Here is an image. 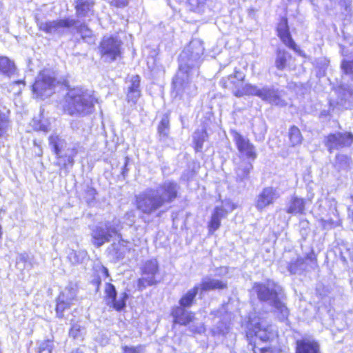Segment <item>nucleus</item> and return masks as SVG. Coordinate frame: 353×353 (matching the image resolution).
<instances>
[{
	"label": "nucleus",
	"instance_id": "obj_1",
	"mask_svg": "<svg viewBox=\"0 0 353 353\" xmlns=\"http://www.w3.org/2000/svg\"><path fill=\"white\" fill-rule=\"evenodd\" d=\"M203 52L202 42L194 39L180 54L179 70L172 82L177 94L190 97L196 93V87L192 83V79L199 75V68L203 60Z\"/></svg>",
	"mask_w": 353,
	"mask_h": 353
},
{
	"label": "nucleus",
	"instance_id": "obj_2",
	"mask_svg": "<svg viewBox=\"0 0 353 353\" xmlns=\"http://www.w3.org/2000/svg\"><path fill=\"white\" fill-rule=\"evenodd\" d=\"M96 102L91 91L77 87L68 90L63 108L70 115L85 116L92 112Z\"/></svg>",
	"mask_w": 353,
	"mask_h": 353
},
{
	"label": "nucleus",
	"instance_id": "obj_3",
	"mask_svg": "<svg viewBox=\"0 0 353 353\" xmlns=\"http://www.w3.org/2000/svg\"><path fill=\"white\" fill-rule=\"evenodd\" d=\"M233 141L242 159L236 169L237 178L240 180L248 179L253 168L252 162L257 157L255 146L250 139L236 131L232 132Z\"/></svg>",
	"mask_w": 353,
	"mask_h": 353
},
{
	"label": "nucleus",
	"instance_id": "obj_4",
	"mask_svg": "<svg viewBox=\"0 0 353 353\" xmlns=\"http://www.w3.org/2000/svg\"><path fill=\"white\" fill-rule=\"evenodd\" d=\"M258 299L261 302L271 301V305L283 317L289 314V310L285 304L279 298V294L283 292L281 287L276 283L268 280L266 283L255 282L252 285Z\"/></svg>",
	"mask_w": 353,
	"mask_h": 353
},
{
	"label": "nucleus",
	"instance_id": "obj_5",
	"mask_svg": "<svg viewBox=\"0 0 353 353\" xmlns=\"http://www.w3.org/2000/svg\"><path fill=\"white\" fill-rule=\"evenodd\" d=\"M161 268L157 259H150L144 261L140 268L141 277L137 280L138 291H143L148 287L154 286L160 283L159 278Z\"/></svg>",
	"mask_w": 353,
	"mask_h": 353
},
{
	"label": "nucleus",
	"instance_id": "obj_6",
	"mask_svg": "<svg viewBox=\"0 0 353 353\" xmlns=\"http://www.w3.org/2000/svg\"><path fill=\"white\" fill-rule=\"evenodd\" d=\"M57 81L54 72L49 70L41 71L32 85V92L36 97L46 98L53 92Z\"/></svg>",
	"mask_w": 353,
	"mask_h": 353
},
{
	"label": "nucleus",
	"instance_id": "obj_7",
	"mask_svg": "<svg viewBox=\"0 0 353 353\" xmlns=\"http://www.w3.org/2000/svg\"><path fill=\"white\" fill-rule=\"evenodd\" d=\"M122 42L117 37H104L99 46L101 58L105 62L116 61L121 54Z\"/></svg>",
	"mask_w": 353,
	"mask_h": 353
},
{
	"label": "nucleus",
	"instance_id": "obj_8",
	"mask_svg": "<svg viewBox=\"0 0 353 353\" xmlns=\"http://www.w3.org/2000/svg\"><path fill=\"white\" fill-rule=\"evenodd\" d=\"M137 209L145 214H152L163 207L154 189H148L136 196Z\"/></svg>",
	"mask_w": 353,
	"mask_h": 353
},
{
	"label": "nucleus",
	"instance_id": "obj_9",
	"mask_svg": "<svg viewBox=\"0 0 353 353\" xmlns=\"http://www.w3.org/2000/svg\"><path fill=\"white\" fill-rule=\"evenodd\" d=\"M120 230V221L118 219H114L111 223L108 222L104 225L98 226L93 230L92 235L95 239L101 240V243L105 241H123Z\"/></svg>",
	"mask_w": 353,
	"mask_h": 353
},
{
	"label": "nucleus",
	"instance_id": "obj_10",
	"mask_svg": "<svg viewBox=\"0 0 353 353\" xmlns=\"http://www.w3.org/2000/svg\"><path fill=\"white\" fill-rule=\"evenodd\" d=\"M77 289L73 286H68L59 293L55 299V312L57 318H63L64 312L71 307L77 299Z\"/></svg>",
	"mask_w": 353,
	"mask_h": 353
},
{
	"label": "nucleus",
	"instance_id": "obj_11",
	"mask_svg": "<svg viewBox=\"0 0 353 353\" xmlns=\"http://www.w3.org/2000/svg\"><path fill=\"white\" fill-rule=\"evenodd\" d=\"M104 299L106 304L117 312H122L126 307V302L129 299V294L126 292L121 293L117 298V292L114 285L111 283H107L104 290Z\"/></svg>",
	"mask_w": 353,
	"mask_h": 353
},
{
	"label": "nucleus",
	"instance_id": "obj_12",
	"mask_svg": "<svg viewBox=\"0 0 353 353\" xmlns=\"http://www.w3.org/2000/svg\"><path fill=\"white\" fill-rule=\"evenodd\" d=\"M77 21L71 18L53 21H38L37 26L41 31L50 34H63L65 30L76 26Z\"/></svg>",
	"mask_w": 353,
	"mask_h": 353
},
{
	"label": "nucleus",
	"instance_id": "obj_13",
	"mask_svg": "<svg viewBox=\"0 0 353 353\" xmlns=\"http://www.w3.org/2000/svg\"><path fill=\"white\" fill-rule=\"evenodd\" d=\"M319 268L317 258L314 251L310 252L304 258L296 259L288 265V271L290 274H296L298 271H307L315 270Z\"/></svg>",
	"mask_w": 353,
	"mask_h": 353
},
{
	"label": "nucleus",
	"instance_id": "obj_14",
	"mask_svg": "<svg viewBox=\"0 0 353 353\" xmlns=\"http://www.w3.org/2000/svg\"><path fill=\"white\" fill-rule=\"evenodd\" d=\"M280 196L277 188L266 187L256 196L255 208L258 211H263L268 206L273 205Z\"/></svg>",
	"mask_w": 353,
	"mask_h": 353
},
{
	"label": "nucleus",
	"instance_id": "obj_15",
	"mask_svg": "<svg viewBox=\"0 0 353 353\" xmlns=\"http://www.w3.org/2000/svg\"><path fill=\"white\" fill-rule=\"evenodd\" d=\"M154 190L157 196L165 206L176 199L179 186L175 182L166 181Z\"/></svg>",
	"mask_w": 353,
	"mask_h": 353
},
{
	"label": "nucleus",
	"instance_id": "obj_16",
	"mask_svg": "<svg viewBox=\"0 0 353 353\" xmlns=\"http://www.w3.org/2000/svg\"><path fill=\"white\" fill-rule=\"evenodd\" d=\"M247 337L249 341V344L252 345V351L256 352L257 347L255 344V341H253V338H259L262 342H268L272 338V332L268 327H263L258 323L248 332Z\"/></svg>",
	"mask_w": 353,
	"mask_h": 353
},
{
	"label": "nucleus",
	"instance_id": "obj_17",
	"mask_svg": "<svg viewBox=\"0 0 353 353\" xmlns=\"http://www.w3.org/2000/svg\"><path fill=\"white\" fill-rule=\"evenodd\" d=\"M353 141V137L350 133H335L327 137L326 146L331 152L334 149L350 146Z\"/></svg>",
	"mask_w": 353,
	"mask_h": 353
},
{
	"label": "nucleus",
	"instance_id": "obj_18",
	"mask_svg": "<svg viewBox=\"0 0 353 353\" xmlns=\"http://www.w3.org/2000/svg\"><path fill=\"white\" fill-rule=\"evenodd\" d=\"M170 315L173 318V323L179 325L186 326L195 320V313L188 311L186 307L178 305L174 306L170 312Z\"/></svg>",
	"mask_w": 353,
	"mask_h": 353
},
{
	"label": "nucleus",
	"instance_id": "obj_19",
	"mask_svg": "<svg viewBox=\"0 0 353 353\" xmlns=\"http://www.w3.org/2000/svg\"><path fill=\"white\" fill-rule=\"evenodd\" d=\"M283 92L272 87L265 86L261 88L260 99L270 104L285 106L287 103L283 99Z\"/></svg>",
	"mask_w": 353,
	"mask_h": 353
},
{
	"label": "nucleus",
	"instance_id": "obj_20",
	"mask_svg": "<svg viewBox=\"0 0 353 353\" xmlns=\"http://www.w3.org/2000/svg\"><path fill=\"white\" fill-rule=\"evenodd\" d=\"M277 32L279 37H280V39L285 45H286L288 47L292 49L295 52H298L299 54H301V51L296 46V43H294V41H293L290 36L287 19H283L280 21L277 27Z\"/></svg>",
	"mask_w": 353,
	"mask_h": 353
},
{
	"label": "nucleus",
	"instance_id": "obj_21",
	"mask_svg": "<svg viewBox=\"0 0 353 353\" xmlns=\"http://www.w3.org/2000/svg\"><path fill=\"white\" fill-rule=\"evenodd\" d=\"M245 74L241 71L235 70L234 74L228 76L226 79H222L220 83L223 88L230 89L234 94V90L237 88H241L245 79Z\"/></svg>",
	"mask_w": 353,
	"mask_h": 353
},
{
	"label": "nucleus",
	"instance_id": "obj_22",
	"mask_svg": "<svg viewBox=\"0 0 353 353\" xmlns=\"http://www.w3.org/2000/svg\"><path fill=\"white\" fill-rule=\"evenodd\" d=\"M49 144L57 155L58 163L61 165L64 157L65 141L58 135H52L49 138Z\"/></svg>",
	"mask_w": 353,
	"mask_h": 353
},
{
	"label": "nucleus",
	"instance_id": "obj_23",
	"mask_svg": "<svg viewBox=\"0 0 353 353\" xmlns=\"http://www.w3.org/2000/svg\"><path fill=\"white\" fill-rule=\"evenodd\" d=\"M295 353H320L319 345L314 340L303 339L296 342Z\"/></svg>",
	"mask_w": 353,
	"mask_h": 353
},
{
	"label": "nucleus",
	"instance_id": "obj_24",
	"mask_svg": "<svg viewBox=\"0 0 353 353\" xmlns=\"http://www.w3.org/2000/svg\"><path fill=\"white\" fill-rule=\"evenodd\" d=\"M199 286L201 292H207L225 290L228 288V284L221 280L208 278L203 279Z\"/></svg>",
	"mask_w": 353,
	"mask_h": 353
},
{
	"label": "nucleus",
	"instance_id": "obj_25",
	"mask_svg": "<svg viewBox=\"0 0 353 353\" xmlns=\"http://www.w3.org/2000/svg\"><path fill=\"white\" fill-rule=\"evenodd\" d=\"M140 87V77L138 75L133 76L130 80V85L128 86V92L127 94V99L129 102L135 104L140 97L141 90Z\"/></svg>",
	"mask_w": 353,
	"mask_h": 353
},
{
	"label": "nucleus",
	"instance_id": "obj_26",
	"mask_svg": "<svg viewBox=\"0 0 353 353\" xmlns=\"http://www.w3.org/2000/svg\"><path fill=\"white\" fill-rule=\"evenodd\" d=\"M93 0H77L76 12L80 18L88 17L93 14Z\"/></svg>",
	"mask_w": 353,
	"mask_h": 353
},
{
	"label": "nucleus",
	"instance_id": "obj_27",
	"mask_svg": "<svg viewBox=\"0 0 353 353\" xmlns=\"http://www.w3.org/2000/svg\"><path fill=\"white\" fill-rule=\"evenodd\" d=\"M227 213L228 210L225 209L223 205L215 208L208 225L210 232H214L219 228L221 219L225 217Z\"/></svg>",
	"mask_w": 353,
	"mask_h": 353
},
{
	"label": "nucleus",
	"instance_id": "obj_28",
	"mask_svg": "<svg viewBox=\"0 0 353 353\" xmlns=\"http://www.w3.org/2000/svg\"><path fill=\"white\" fill-rule=\"evenodd\" d=\"M305 201L300 197L294 196L288 203L286 212L288 214H303L305 211Z\"/></svg>",
	"mask_w": 353,
	"mask_h": 353
},
{
	"label": "nucleus",
	"instance_id": "obj_29",
	"mask_svg": "<svg viewBox=\"0 0 353 353\" xmlns=\"http://www.w3.org/2000/svg\"><path fill=\"white\" fill-rule=\"evenodd\" d=\"M199 290V286L198 285H194L192 288L187 291L184 294L181 296L179 301L180 307H190L195 303L196 296Z\"/></svg>",
	"mask_w": 353,
	"mask_h": 353
},
{
	"label": "nucleus",
	"instance_id": "obj_30",
	"mask_svg": "<svg viewBox=\"0 0 353 353\" xmlns=\"http://www.w3.org/2000/svg\"><path fill=\"white\" fill-rule=\"evenodd\" d=\"M261 88L251 83L243 84L241 88H237L234 90V95L236 97H241L244 95L256 96L260 98Z\"/></svg>",
	"mask_w": 353,
	"mask_h": 353
},
{
	"label": "nucleus",
	"instance_id": "obj_31",
	"mask_svg": "<svg viewBox=\"0 0 353 353\" xmlns=\"http://www.w3.org/2000/svg\"><path fill=\"white\" fill-rule=\"evenodd\" d=\"M81 149L82 148L79 143H74L67 148L65 151L64 157L61 165L63 167H66L68 165H72L74 163V158L81 151Z\"/></svg>",
	"mask_w": 353,
	"mask_h": 353
},
{
	"label": "nucleus",
	"instance_id": "obj_32",
	"mask_svg": "<svg viewBox=\"0 0 353 353\" xmlns=\"http://www.w3.org/2000/svg\"><path fill=\"white\" fill-rule=\"evenodd\" d=\"M341 53L347 57L342 61L341 69L345 75L350 76L353 81V52L348 54L346 50L342 49Z\"/></svg>",
	"mask_w": 353,
	"mask_h": 353
},
{
	"label": "nucleus",
	"instance_id": "obj_33",
	"mask_svg": "<svg viewBox=\"0 0 353 353\" xmlns=\"http://www.w3.org/2000/svg\"><path fill=\"white\" fill-rule=\"evenodd\" d=\"M16 68L13 63L8 58H0V72L8 77L12 76L15 72Z\"/></svg>",
	"mask_w": 353,
	"mask_h": 353
},
{
	"label": "nucleus",
	"instance_id": "obj_34",
	"mask_svg": "<svg viewBox=\"0 0 353 353\" xmlns=\"http://www.w3.org/2000/svg\"><path fill=\"white\" fill-rule=\"evenodd\" d=\"M169 118L168 114H164L158 126V133L161 139H165L169 132Z\"/></svg>",
	"mask_w": 353,
	"mask_h": 353
},
{
	"label": "nucleus",
	"instance_id": "obj_35",
	"mask_svg": "<svg viewBox=\"0 0 353 353\" xmlns=\"http://www.w3.org/2000/svg\"><path fill=\"white\" fill-rule=\"evenodd\" d=\"M289 139L292 146H296L301 143L303 137L300 130L297 127L292 126L290 129Z\"/></svg>",
	"mask_w": 353,
	"mask_h": 353
},
{
	"label": "nucleus",
	"instance_id": "obj_36",
	"mask_svg": "<svg viewBox=\"0 0 353 353\" xmlns=\"http://www.w3.org/2000/svg\"><path fill=\"white\" fill-rule=\"evenodd\" d=\"M9 111H0V137H3L9 128Z\"/></svg>",
	"mask_w": 353,
	"mask_h": 353
},
{
	"label": "nucleus",
	"instance_id": "obj_37",
	"mask_svg": "<svg viewBox=\"0 0 353 353\" xmlns=\"http://www.w3.org/2000/svg\"><path fill=\"white\" fill-rule=\"evenodd\" d=\"M288 57V53L285 50H279L275 61L276 67L279 70H283L285 67Z\"/></svg>",
	"mask_w": 353,
	"mask_h": 353
},
{
	"label": "nucleus",
	"instance_id": "obj_38",
	"mask_svg": "<svg viewBox=\"0 0 353 353\" xmlns=\"http://www.w3.org/2000/svg\"><path fill=\"white\" fill-rule=\"evenodd\" d=\"M205 3V0H188V8L190 10L201 12Z\"/></svg>",
	"mask_w": 353,
	"mask_h": 353
},
{
	"label": "nucleus",
	"instance_id": "obj_39",
	"mask_svg": "<svg viewBox=\"0 0 353 353\" xmlns=\"http://www.w3.org/2000/svg\"><path fill=\"white\" fill-rule=\"evenodd\" d=\"M77 32L81 34L82 39L88 43H91L92 39V32L85 25H81L77 28Z\"/></svg>",
	"mask_w": 353,
	"mask_h": 353
},
{
	"label": "nucleus",
	"instance_id": "obj_40",
	"mask_svg": "<svg viewBox=\"0 0 353 353\" xmlns=\"http://www.w3.org/2000/svg\"><path fill=\"white\" fill-rule=\"evenodd\" d=\"M52 339L43 340L38 347L37 353H52Z\"/></svg>",
	"mask_w": 353,
	"mask_h": 353
},
{
	"label": "nucleus",
	"instance_id": "obj_41",
	"mask_svg": "<svg viewBox=\"0 0 353 353\" xmlns=\"http://www.w3.org/2000/svg\"><path fill=\"white\" fill-rule=\"evenodd\" d=\"M32 126L36 130L48 132L50 130V123L47 120L34 119Z\"/></svg>",
	"mask_w": 353,
	"mask_h": 353
},
{
	"label": "nucleus",
	"instance_id": "obj_42",
	"mask_svg": "<svg viewBox=\"0 0 353 353\" xmlns=\"http://www.w3.org/2000/svg\"><path fill=\"white\" fill-rule=\"evenodd\" d=\"M323 221L324 223L323 226L325 228H334L340 224V220L336 214H334V218L327 220L323 219Z\"/></svg>",
	"mask_w": 353,
	"mask_h": 353
},
{
	"label": "nucleus",
	"instance_id": "obj_43",
	"mask_svg": "<svg viewBox=\"0 0 353 353\" xmlns=\"http://www.w3.org/2000/svg\"><path fill=\"white\" fill-rule=\"evenodd\" d=\"M122 353H141L142 347L141 345L137 346H130L123 345L121 347Z\"/></svg>",
	"mask_w": 353,
	"mask_h": 353
},
{
	"label": "nucleus",
	"instance_id": "obj_44",
	"mask_svg": "<svg viewBox=\"0 0 353 353\" xmlns=\"http://www.w3.org/2000/svg\"><path fill=\"white\" fill-rule=\"evenodd\" d=\"M331 8H336L338 6L347 10L348 3L346 0H329Z\"/></svg>",
	"mask_w": 353,
	"mask_h": 353
},
{
	"label": "nucleus",
	"instance_id": "obj_45",
	"mask_svg": "<svg viewBox=\"0 0 353 353\" xmlns=\"http://www.w3.org/2000/svg\"><path fill=\"white\" fill-rule=\"evenodd\" d=\"M96 194V190L92 188L88 187L85 190V199L87 203H90L94 199V196Z\"/></svg>",
	"mask_w": 353,
	"mask_h": 353
},
{
	"label": "nucleus",
	"instance_id": "obj_46",
	"mask_svg": "<svg viewBox=\"0 0 353 353\" xmlns=\"http://www.w3.org/2000/svg\"><path fill=\"white\" fill-rule=\"evenodd\" d=\"M112 3L117 7H125L128 4V0H112Z\"/></svg>",
	"mask_w": 353,
	"mask_h": 353
},
{
	"label": "nucleus",
	"instance_id": "obj_47",
	"mask_svg": "<svg viewBox=\"0 0 353 353\" xmlns=\"http://www.w3.org/2000/svg\"><path fill=\"white\" fill-rule=\"evenodd\" d=\"M194 139L195 141L196 150L201 149L203 140L197 139L196 134H195V135L194 136Z\"/></svg>",
	"mask_w": 353,
	"mask_h": 353
},
{
	"label": "nucleus",
	"instance_id": "obj_48",
	"mask_svg": "<svg viewBox=\"0 0 353 353\" xmlns=\"http://www.w3.org/2000/svg\"><path fill=\"white\" fill-rule=\"evenodd\" d=\"M92 283L95 285L96 287V291H99V288H100V286H101V279L99 276H97L96 279H94L93 281H92Z\"/></svg>",
	"mask_w": 353,
	"mask_h": 353
},
{
	"label": "nucleus",
	"instance_id": "obj_49",
	"mask_svg": "<svg viewBox=\"0 0 353 353\" xmlns=\"http://www.w3.org/2000/svg\"><path fill=\"white\" fill-rule=\"evenodd\" d=\"M205 328L203 325H201L199 327L192 330V333L194 334H201L204 332Z\"/></svg>",
	"mask_w": 353,
	"mask_h": 353
},
{
	"label": "nucleus",
	"instance_id": "obj_50",
	"mask_svg": "<svg viewBox=\"0 0 353 353\" xmlns=\"http://www.w3.org/2000/svg\"><path fill=\"white\" fill-rule=\"evenodd\" d=\"M100 268L103 272V276L106 278L109 277L110 274L108 268L103 265H101Z\"/></svg>",
	"mask_w": 353,
	"mask_h": 353
},
{
	"label": "nucleus",
	"instance_id": "obj_51",
	"mask_svg": "<svg viewBox=\"0 0 353 353\" xmlns=\"http://www.w3.org/2000/svg\"><path fill=\"white\" fill-rule=\"evenodd\" d=\"M261 353L272 352L271 347H263L260 349Z\"/></svg>",
	"mask_w": 353,
	"mask_h": 353
},
{
	"label": "nucleus",
	"instance_id": "obj_52",
	"mask_svg": "<svg viewBox=\"0 0 353 353\" xmlns=\"http://www.w3.org/2000/svg\"><path fill=\"white\" fill-rule=\"evenodd\" d=\"M70 353H83L80 349L77 348L72 350Z\"/></svg>",
	"mask_w": 353,
	"mask_h": 353
},
{
	"label": "nucleus",
	"instance_id": "obj_53",
	"mask_svg": "<svg viewBox=\"0 0 353 353\" xmlns=\"http://www.w3.org/2000/svg\"><path fill=\"white\" fill-rule=\"evenodd\" d=\"M21 83L24 85V83L23 81H17L14 82V84H21Z\"/></svg>",
	"mask_w": 353,
	"mask_h": 353
},
{
	"label": "nucleus",
	"instance_id": "obj_54",
	"mask_svg": "<svg viewBox=\"0 0 353 353\" xmlns=\"http://www.w3.org/2000/svg\"><path fill=\"white\" fill-rule=\"evenodd\" d=\"M348 92H349V93H350V95H352V94H353V90H352V89H350V90H348Z\"/></svg>",
	"mask_w": 353,
	"mask_h": 353
},
{
	"label": "nucleus",
	"instance_id": "obj_55",
	"mask_svg": "<svg viewBox=\"0 0 353 353\" xmlns=\"http://www.w3.org/2000/svg\"><path fill=\"white\" fill-rule=\"evenodd\" d=\"M234 206L232 205L230 208V209H229V210L231 211V210H234Z\"/></svg>",
	"mask_w": 353,
	"mask_h": 353
}]
</instances>
